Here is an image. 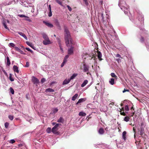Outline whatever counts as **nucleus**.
I'll use <instances>...</instances> for the list:
<instances>
[{"label":"nucleus","instance_id":"obj_44","mask_svg":"<svg viewBox=\"0 0 149 149\" xmlns=\"http://www.w3.org/2000/svg\"><path fill=\"white\" fill-rule=\"evenodd\" d=\"M9 79L11 81H14V79L12 77L11 75L10 74L9 76Z\"/></svg>","mask_w":149,"mask_h":149},{"label":"nucleus","instance_id":"obj_11","mask_svg":"<svg viewBox=\"0 0 149 149\" xmlns=\"http://www.w3.org/2000/svg\"><path fill=\"white\" fill-rule=\"evenodd\" d=\"M123 10H124V13H125L126 14H128V12H129V13H130V12H129V7H128V8H126V7H124V9H123ZM129 14L130 15H131V14L129 13Z\"/></svg>","mask_w":149,"mask_h":149},{"label":"nucleus","instance_id":"obj_26","mask_svg":"<svg viewBox=\"0 0 149 149\" xmlns=\"http://www.w3.org/2000/svg\"><path fill=\"white\" fill-rule=\"evenodd\" d=\"M63 121L64 120L62 117H60L57 120V122L58 123H63Z\"/></svg>","mask_w":149,"mask_h":149},{"label":"nucleus","instance_id":"obj_46","mask_svg":"<svg viewBox=\"0 0 149 149\" xmlns=\"http://www.w3.org/2000/svg\"><path fill=\"white\" fill-rule=\"evenodd\" d=\"M45 80H46L45 78H42L41 79V82L42 84H43L45 81Z\"/></svg>","mask_w":149,"mask_h":149},{"label":"nucleus","instance_id":"obj_24","mask_svg":"<svg viewBox=\"0 0 149 149\" xmlns=\"http://www.w3.org/2000/svg\"><path fill=\"white\" fill-rule=\"evenodd\" d=\"M79 115L80 116H84L86 115V114L83 112L81 111L79 113Z\"/></svg>","mask_w":149,"mask_h":149},{"label":"nucleus","instance_id":"obj_9","mask_svg":"<svg viewBox=\"0 0 149 149\" xmlns=\"http://www.w3.org/2000/svg\"><path fill=\"white\" fill-rule=\"evenodd\" d=\"M43 23H44L46 26H47L48 27L52 28L53 27V25L51 24V23H48L45 21H43Z\"/></svg>","mask_w":149,"mask_h":149},{"label":"nucleus","instance_id":"obj_36","mask_svg":"<svg viewBox=\"0 0 149 149\" xmlns=\"http://www.w3.org/2000/svg\"><path fill=\"white\" fill-rule=\"evenodd\" d=\"M18 16L21 17H27L29 18L28 17L24 15H18Z\"/></svg>","mask_w":149,"mask_h":149},{"label":"nucleus","instance_id":"obj_57","mask_svg":"<svg viewBox=\"0 0 149 149\" xmlns=\"http://www.w3.org/2000/svg\"><path fill=\"white\" fill-rule=\"evenodd\" d=\"M15 49L17 51H19V50L20 49L18 47H15Z\"/></svg>","mask_w":149,"mask_h":149},{"label":"nucleus","instance_id":"obj_32","mask_svg":"<svg viewBox=\"0 0 149 149\" xmlns=\"http://www.w3.org/2000/svg\"><path fill=\"white\" fill-rule=\"evenodd\" d=\"M58 109L57 108H55L54 109L52 110V113H55L57 112L58 111Z\"/></svg>","mask_w":149,"mask_h":149},{"label":"nucleus","instance_id":"obj_1","mask_svg":"<svg viewBox=\"0 0 149 149\" xmlns=\"http://www.w3.org/2000/svg\"><path fill=\"white\" fill-rule=\"evenodd\" d=\"M64 38L66 45L67 47L70 46V42L71 44L72 43L70 33L66 28L64 29Z\"/></svg>","mask_w":149,"mask_h":149},{"label":"nucleus","instance_id":"obj_25","mask_svg":"<svg viewBox=\"0 0 149 149\" xmlns=\"http://www.w3.org/2000/svg\"><path fill=\"white\" fill-rule=\"evenodd\" d=\"M7 59V65L8 66H9L10 64V60L8 56L6 58Z\"/></svg>","mask_w":149,"mask_h":149},{"label":"nucleus","instance_id":"obj_34","mask_svg":"<svg viewBox=\"0 0 149 149\" xmlns=\"http://www.w3.org/2000/svg\"><path fill=\"white\" fill-rule=\"evenodd\" d=\"M55 1H56L58 4L61 6H62V2L60 0H55Z\"/></svg>","mask_w":149,"mask_h":149},{"label":"nucleus","instance_id":"obj_18","mask_svg":"<svg viewBox=\"0 0 149 149\" xmlns=\"http://www.w3.org/2000/svg\"><path fill=\"white\" fill-rule=\"evenodd\" d=\"M98 132L100 134H103L104 133V129L102 128H100L98 131Z\"/></svg>","mask_w":149,"mask_h":149},{"label":"nucleus","instance_id":"obj_54","mask_svg":"<svg viewBox=\"0 0 149 149\" xmlns=\"http://www.w3.org/2000/svg\"><path fill=\"white\" fill-rule=\"evenodd\" d=\"M29 66V63L28 62H26L25 67H28Z\"/></svg>","mask_w":149,"mask_h":149},{"label":"nucleus","instance_id":"obj_23","mask_svg":"<svg viewBox=\"0 0 149 149\" xmlns=\"http://www.w3.org/2000/svg\"><path fill=\"white\" fill-rule=\"evenodd\" d=\"M78 95L77 94H75L74 96H73L72 99V101H75L76 99L77 98Z\"/></svg>","mask_w":149,"mask_h":149},{"label":"nucleus","instance_id":"obj_6","mask_svg":"<svg viewBox=\"0 0 149 149\" xmlns=\"http://www.w3.org/2000/svg\"><path fill=\"white\" fill-rule=\"evenodd\" d=\"M74 48V47L71 46V47L69 49H68V55H71L73 54Z\"/></svg>","mask_w":149,"mask_h":149},{"label":"nucleus","instance_id":"obj_33","mask_svg":"<svg viewBox=\"0 0 149 149\" xmlns=\"http://www.w3.org/2000/svg\"><path fill=\"white\" fill-rule=\"evenodd\" d=\"M3 25L5 29H8V30H9L7 26L6 23V22H4L3 23Z\"/></svg>","mask_w":149,"mask_h":149},{"label":"nucleus","instance_id":"obj_28","mask_svg":"<svg viewBox=\"0 0 149 149\" xmlns=\"http://www.w3.org/2000/svg\"><path fill=\"white\" fill-rule=\"evenodd\" d=\"M130 119V117H129V116H126L124 118V120L125 121L127 122L129 121Z\"/></svg>","mask_w":149,"mask_h":149},{"label":"nucleus","instance_id":"obj_35","mask_svg":"<svg viewBox=\"0 0 149 149\" xmlns=\"http://www.w3.org/2000/svg\"><path fill=\"white\" fill-rule=\"evenodd\" d=\"M140 40L141 42H143L144 41V37L142 36H141V38H140Z\"/></svg>","mask_w":149,"mask_h":149},{"label":"nucleus","instance_id":"obj_39","mask_svg":"<svg viewBox=\"0 0 149 149\" xmlns=\"http://www.w3.org/2000/svg\"><path fill=\"white\" fill-rule=\"evenodd\" d=\"M125 110V111H128L129 110V107L128 105H126L124 107Z\"/></svg>","mask_w":149,"mask_h":149},{"label":"nucleus","instance_id":"obj_8","mask_svg":"<svg viewBox=\"0 0 149 149\" xmlns=\"http://www.w3.org/2000/svg\"><path fill=\"white\" fill-rule=\"evenodd\" d=\"M119 111L120 112V114L122 116H126V113L124 112L123 111L125 110L124 107H123L121 109H119Z\"/></svg>","mask_w":149,"mask_h":149},{"label":"nucleus","instance_id":"obj_2","mask_svg":"<svg viewBox=\"0 0 149 149\" xmlns=\"http://www.w3.org/2000/svg\"><path fill=\"white\" fill-rule=\"evenodd\" d=\"M61 125V124L60 123L56 124L54 126L52 129V131L53 133L55 134H58V127Z\"/></svg>","mask_w":149,"mask_h":149},{"label":"nucleus","instance_id":"obj_22","mask_svg":"<svg viewBox=\"0 0 149 149\" xmlns=\"http://www.w3.org/2000/svg\"><path fill=\"white\" fill-rule=\"evenodd\" d=\"M127 133L125 131H124L122 133V135H123V139L124 140H125L126 139V134Z\"/></svg>","mask_w":149,"mask_h":149},{"label":"nucleus","instance_id":"obj_61","mask_svg":"<svg viewBox=\"0 0 149 149\" xmlns=\"http://www.w3.org/2000/svg\"><path fill=\"white\" fill-rule=\"evenodd\" d=\"M67 59L64 58L63 63L65 64L67 62Z\"/></svg>","mask_w":149,"mask_h":149},{"label":"nucleus","instance_id":"obj_10","mask_svg":"<svg viewBox=\"0 0 149 149\" xmlns=\"http://www.w3.org/2000/svg\"><path fill=\"white\" fill-rule=\"evenodd\" d=\"M97 54L98 58L99 59L100 61H101L102 60V59L101 58V57H102V54L101 53L100 51H97Z\"/></svg>","mask_w":149,"mask_h":149},{"label":"nucleus","instance_id":"obj_19","mask_svg":"<svg viewBox=\"0 0 149 149\" xmlns=\"http://www.w3.org/2000/svg\"><path fill=\"white\" fill-rule=\"evenodd\" d=\"M88 83L87 80H85L83 83L81 84V86L82 87H84Z\"/></svg>","mask_w":149,"mask_h":149},{"label":"nucleus","instance_id":"obj_64","mask_svg":"<svg viewBox=\"0 0 149 149\" xmlns=\"http://www.w3.org/2000/svg\"><path fill=\"white\" fill-rule=\"evenodd\" d=\"M116 60L118 63H119V62H121L120 59L119 58L117 59Z\"/></svg>","mask_w":149,"mask_h":149},{"label":"nucleus","instance_id":"obj_55","mask_svg":"<svg viewBox=\"0 0 149 149\" xmlns=\"http://www.w3.org/2000/svg\"><path fill=\"white\" fill-rule=\"evenodd\" d=\"M126 91L129 92V90L125 89H124V90L123 91V93H124Z\"/></svg>","mask_w":149,"mask_h":149},{"label":"nucleus","instance_id":"obj_14","mask_svg":"<svg viewBox=\"0 0 149 149\" xmlns=\"http://www.w3.org/2000/svg\"><path fill=\"white\" fill-rule=\"evenodd\" d=\"M26 43L27 45H28L29 46L31 47L33 49H35V47H34L33 45V44L32 43H31V42H28V41L26 42Z\"/></svg>","mask_w":149,"mask_h":149},{"label":"nucleus","instance_id":"obj_29","mask_svg":"<svg viewBox=\"0 0 149 149\" xmlns=\"http://www.w3.org/2000/svg\"><path fill=\"white\" fill-rule=\"evenodd\" d=\"M52 130L51 128L48 127L46 129V131L47 133H49L52 132Z\"/></svg>","mask_w":149,"mask_h":149},{"label":"nucleus","instance_id":"obj_43","mask_svg":"<svg viewBox=\"0 0 149 149\" xmlns=\"http://www.w3.org/2000/svg\"><path fill=\"white\" fill-rule=\"evenodd\" d=\"M25 49L27 51H29L31 53H33V52L29 48H26Z\"/></svg>","mask_w":149,"mask_h":149},{"label":"nucleus","instance_id":"obj_38","mask_svg":"<svg viewBox=\"0 0 149 149\" xmlns=\"http://www.w3.org/2000/svg\"><path fill=\"white\" fill-rule=\"evenodd\" d=\"M9 123L8 122H6L5 123V126L6 128H8L9 125Z\"/></svg>","mask_w":149,"mask_h":149},{"label":"nucleus","instance_id":"obj_63","mask_svg":"<svg viewBox=\"0 0 149 149\" xmlns=\"http://www.w3.org/2000/svg\"><path fill=\"white\" fill-rule=\"evenodd\" d=\"M69 56V55H66L65 56V57L64 58H65V59H67L68 58Z\"/></svg>","mask_w":149,"mask_h":149},{"label":"nucleus","instance_id":"obj_5","mask_svg":"<svg viewBox=\"0 0 149 149\" xmlns=\"http://www.w3.org/2000/svg\"><path fill=\"white\" fill-rule=\"evenodd\" d=\"M32 81L34 84H37L39 83V80L36 77L33 76L32 79Z\"/></svg>","mask_w":149,"mask_h":149},{"label":"nucleus","instance_id":"obj_41","mask_svg":"<svg viewBox=\"0 0 149 149\" xmlns=\"http://www.w3.org/2000/svg\"><path fill=\"white\" fill-rule=\"evenodd\" d=\"M111 76L113 77L117 78V77L115 75V74L114 73H111Z\"/></svg>","mask_w":149,"mask_h":149},{"label":"nucleus","instance_id":"obj_12","mask_svg":"<svg viewBox=\"0 0 149 149\" xmlns=\"http://www.w3.org/2000/svg\"><path fill=\"white\" fill-rule=\"evenodd\" d=\"M13 70L14 72H16L17 73H19V70L17 66L14 65L13 67Z\"/></svg>","mask_w":149,"mask_h":149},{"label":"nucleus","instance_id":"obj_62","mask_svg":"<svg viewBox=\"0 0 149 149\" xmlns=\"http://www.w3.org/2000/svg\"><path fill=\"white\" fill-rule=\"evenodd\" d=\"M19 52L21 54H24L23 53V52L20 49L19 50Z\"/></svg>","mask_w":149,"mask_h":149},{"label":"nucleus","instance_id":"obj_3","mask_svg":"<svg viewBox=\"0 0 149 149\" xmlns=\"http://www.w3.org/2000/svg\"><path fill=\"white\" fill-rule=\"evenodd\" d=\"M138 130L139 133L141 136L142 137H143L145 134H144L145 131L144 128H138Z\"/></svg>","mask_w":149,"mask_h":149},{"label":"nucleus","instance_id":"obj_60","mask_svg":"<svg viewBox=\"0 0 149 149\" xmlns=\"http://www.w3.org/2000/svg\"><path fill=\"white\" fill-rule=\"evenodd\" d=\"M116 57H119L120 58H122V57H121L120 55V54H117L116 55Z\"/></svg>","mask_w":149,"mask_h":149},{"label":"nucleus","instance_id":"obj_27","mask_svg":"<svg viewBox=\"0 0 149 149\" xmlns=\"http://www.w3.org/2000/svg\"><path fill=\"white\" fill-rule=\"evenodd\" d=\"M43 37L45 40H49L48 36L45 34H43Z\"/></svg>","mask_w":149,"mask_h":149},{"label":"nucleus","instance_id":"obj_37","mask_svg":"<svg viewBox=\"0 0 149 149\" xmlns=\"http://www.w3.org/2000/svg\"><path fill=\"white\" fill-rule=\"evenodd\" d=\"M10 92L12 94H14V91L13 89L11 87L10 88Z\"/></svg>","mask_w":149,"mask_h":149},{"label":"nucleus","instance_id":"obj_51","mask_svg":"<svg viewBox=\"0 0 149 149\" xmlns=\"http://www.w3.org/2000/svg\"><path fill=\"white\" fill-rule=\"evenodd\" d=\"M143 122H142L141 123V125H140L139 124V125L140 126V127L139 128H141V127L142 128H144L143 127Z\"/></svg>","mask_w":149,"mask_h":149},{"label":"nucleus","instance_id":"obj_49","mask_svg":"<svg viewBox=\"0 0 149 149\" xmlns=\"http://www.w3.org/2000/svg\"><path fill=\"white\" fill-rule=\"evenodd\" d=\"M114 103L113 102H111L109 104V106L110 107L112 108V106L114 105Z\"/></svg>","mask_w":149,"mask_h":149},{"label":"nucleus","instance_id":"obj_13","mask_svg":"<svg viewBox=\"0 0 149 149\" xmlns=\"http://www.w3.org/2000/svg\"><path fill=\"white\" fill-rule=\"evenodd\" d=\"M43 44L47 45L51 43L50 41L49 40H45L43 41Z\"/></svg>","mask_w":149,"mask_h":149},{"label":"nucleus","instance_id":"obj_16","mask_svg":"<svg viewBox=\"0 0 149 149\" xmlns=\"http://www.w3.org/2000/svg\"><path fill=\"white\" fill-rule=\"evenodd\" d=\"M17 33L19 35L22 36L26 40H27V38L24 34V33H23L22 32H17Z\"/></svg>","mask_w":149,"mask_h":149},{"label":"nucleus","instance_id":"obj_7","mask_svg":"<svg viewBox=\"0 0 149 149\" xmlns=\"http://www.w3.org/2000/svg\"><path fill=\"white\" fill-rule=\"evenodd\" d=\"M55 25L57 27V28L59 30H61V27L59 24L58 20L57 19H55L54 21Z\"/></svg>","mask_w":149,"mask_h":149},{"label":"nucleus","instance_id":"obj_30","mask_svg":"<svg viewBox=\"0 0 149 149\" xmlns=\"http://www.w3.org/2000/svg\"><path fill=\"white\" fill-rule=\"evenodd\" d=\"M114 79L113 78H112L109 81V82L111 85H113L114 83Z\"/></svg>","mask_w":149,"mask_h":149},{"label":"nucleus","instance_id":"obj_31","mask_svg":"<svg viewBox=\"0 0 149 149\" xmlns=\"http://www.w3.org/2000/svg\"><path fill=\"white\" fill-rule=\"evenodd\" d=\"M77 74L76 73H74L72 76L70 77V78L69 79H70L71 81V80H72L74 79L77 75Z\"/></svg>","mask_w":149,"mask_h":149},{"label":"nucleus","instance_id":"obj_53","mask_svg":"<svg viewBox=\"0 0 149 149\" xmlns=\"http://www.w3.org/2000/svg\"><path fill=\"white\" fill-rule=\"evenodd\" d=\"M52 15V11H49L48 14V16L49 17H51Z\"/></svg>","mask_w":149,"mask_h":149},{"label":"nucleus","instance_id":"obj_58","mask_svg":"<svg viewBox=\"0 0 149 149\" xmlns=\"http://www.w3.org/2000/svg\"><path fill=\"white\" fill-rule=\"evenodd\" d=\"M49 11H51V6L50 5L49 6Z\"/></svg>","mask_w":149,"mask_h":149},{"label":"nucleus","instance_id":"obj_17","mask_svg":"<svg viewBox=\"0 0 149 149\" xmlns=\"http://www.w3.org/2000/svg\"><path fill=\"white\" fill-rule=\"evenodd\" d=\"M70 79H65L63 83V85L69 83L70 81Z\"/></svg>","mask_w":149,"mask_h":149},{"label":"nucleus","instance_id":"obj_20","mask_svg":"<svg viewBox=\"0 0 149 149\" xmlns=\"http://www.w3.org/2000/svg\"><path fill=\"white\" fill-rule=\"evenodd\" d=\"M138 19L139 20L141 21H143L144 20V19L143 18V15H139V16H138Z\"/></svg>","mask_w":149,"mask_h":149},{"label":"nucleus","instance_id":"obj_48","mask_svg":"<svg viewBox=\"0 0 149 149\" xmlns=\"http://www.w3.org/2000/svg\"><path fill=\"white\" fill-rule=\"evenodd\" d=\"M85 2V4L86 6H88V4L87 0H83Z\"/></svg>","mask_w":149,"mask_h":149},{"label":"nucleus","instance_id":"obj_40","mask_svg":"<svg viewBox=\"0 0 149 149\" xmlns=\"http://www.w3.org/2000/svg\"><path fill=\"white\" fill-rule=\"evenodd\" d=\"M8 117L11 120H13L14 118V117L13 116L9 115Z\"/></svg>","mask_w":149,"mask_h":149},{"label":"nucleus","instance_id":"obj_45","mask_svg":"<svg viewBox=\"0 0 149 149\" xmlns=\"http://www.w3.org/2000/svg\"><path fill=\"white\" fill-rule=\"evenodd\" d=\"M9 46L12 47H14L15 46V45L13 43H10L9 44Z\"/></svg>","mask_w":149,"mask_h":149},{"label":"nucleus","instance_id":"obj_56","mask_svg":"<svg viewBox=\"0 0 149 149\" xmlns=\"http://www.w3.org/2000/svg\"><path fill=\"white\" fill-rule=\"evenodd\" d=\"M134 112H133L130 115H129V117H131L133 116H134Z\"/></svg>","mask_w":149,"mask_h":149},{"label":"nucleus","instance_id":"obj_59","mask_svg":"<svg viewBox=\"0 0 149 149\" xmlns=\"http://www.w3.org/2000/svg\"><path fill=\"white\" fill-rule=\"evenodd\" d=\"M25 20L27 21H28L30 22H31V20L29 19H25Z\"/></svg>","mask_w":149,"mask_h":149},{"label":"nucleus","instance_id":"obj_21","mask_svg":"<svg viewBox=\"0 0 149 149\" xmlns=\"http://www.w3.org/2000/svg\"><path fill=\"white\" fill-rule=\"evenodd\" d=\"M45 91L46 92H52L54 91V90L51 88H49L46 89Z\"/></svg>","mask_w":149,"mask_h":149},{"label":"nucleus","instance_id":"obj_4","mask_svg":"<svg viewBox=\"0 0 149 149\" xmlns=\"http://www.w3.org/2000/svg\"><path fill=\"white\" fill-rule=\"evenodd\" d=\"M89 67L85 64H83V71L84 72H86L88 74L89 73Z\"/></svg>","mask_w":149,"mask_h":149},{"label":"nucleus","instance_id":"obj_50","mask_svg":"<svg viewBox=\"0 0 149 149\" xmlns=\"http://www.w3.org/2000/svg\"><path fill=\"white\" fill-rule=\"evenodd\" d=\"M67 7L68 8V9L70 11H71L72 10L71 8L69 5H67Z\"/></svg>","mask_w":149,"mask_h":149},{"label":"nucleus","instance_id":"obj_15","mask_svg":"<svg viewBox=\"0 0 149 149\" xmlns=\"http://www.w3.org/2000/svg\"><path fill=\"white\" fill-rule=\"evenodd\" d=\"M86 100V98H81L79 99L78 101L76 103V105H78L79 103H81L82 102H84Z\"/></svg>","mask_w":149,"mask_h":149},{"label":"nucleus","instance_id":"obj_52","mask_svg":"<svg viewBox=\"0 0 149 149\" xmlns=\"http://www.w3.org/2000/svg\"><path fill=\"white\" fill-rule=\"evenodd\" d=\"M133 130L134 131V137L135 136V134L136 133V129L134 127H133Z\"/></svg>","mask_w":149,"mask_h":149},{"label":"nucleus","instance_id":"obj_47","mask_svg":"<svg viewBox=\"0 0 149 149\" xmlns=\"http://www.w3.org/2000/svg\"><path fill=\"white\" fill-rule=\"evenodd\" d=\"M59 46L60 48V50H61V52H63V49L61 47V45L60 44H59Z\"/></svg>","mask_w":149,"mask_h":149},{"label":"nucleus","instance_id":"obj_42","mask_svg":"<svg viewBox=\"0 0 149 149\" xmlns=\"http://www.w3.org/2000/svg\"><path fill=\"white\" fill-rule=\"evenodd\" d=\"M15 141L14 139H11L9 141V143H10L13 144L15 143Z\"/></svg>","mask_w":149,"mask_h":149}]
</instances>
